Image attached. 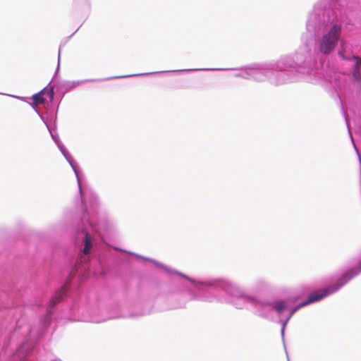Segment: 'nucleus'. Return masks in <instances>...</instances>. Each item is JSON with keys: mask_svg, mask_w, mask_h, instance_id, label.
<instances>
[{"mask_svg": "<svg viewBox=\"0 0 361 361\" xmlns=\"http://www.w3.org/2000/svg\"><path fill=\"white\" fill-rule=\"evenodd\" d=\"M15 97L18 98V99H20L22 101H25V98H24V97H17V96H15Z\"/></svg>", "mask_w": 361, "mask_h": 361, "instance_id": "a211bd4d", "label": "nucleus"}, {"mask_svg": "<svg viewBox=\"0 0 361 361\" xmlns=\"http://www.w3.org/2000/svg\"><path fill=\"white\" fill-rule=\"evenodd\" d=\"M185 306V303H178L171 306V308H180Z\"/></svg>", "mask_w": 361, "mask_h": 361, "instance_id": "dca6fc26", "label": "nucleus"}, {"mask_svg": "<svg viewBox=\"0 0 361 361\" xmlns=\"http://www.w3.org/2000/svg\"><path fill=\"white\" fill-rule=\"evenodd\" d=\"M361 273V260L359 262L357 265L347 272L343 274L336 282L335 284H332L324 288L321 291H316L311 293L307 299L303 302L305 305H308L311 303L318 302L332 293H336L343 286H344L349 281L353 278L355 277Z\"/></svg>", "mask_w": 361, "mask_h": 361, "instance_id": "39448f33", "label": "nucleus"}, {"mask_svg": "<svg viewBox=\"0 0 361 361\" xmlns=\"http://www.w3.org/2000/svg\"><path fill=\"white\" fill-rule=\"evenodd\" d=\"M46 126L53 140L75 173L82 199L83 226L77 235V241L80 243V252L68 278H87L91 272L97 274L93 267V262L90 261V256L99 247L100 241L102 240V232L107 230V226L105 220L98 216L99 201L97 195L91 191L82 192L77 163L61 142L58 134L50 128L49 124Z\"/></svg>", "mask_w": 361, "mask_h": 361, "instance_id": "f03ea898", "label": "nucleus"}, {"mask_svg": "<svg viewBox=\"0 0 361 361\" xmlns=\"http://www.w3.org/2000/svg\"><path fill=\"white\" fill-rule=\"evenodd\" d=\"M341 24H334L329 30H326V24H307V32L305 37L307 38L306 44L300 47L294 54L299 51L302 49H307L312 54L313 59L316 61L319 77L314 81L310 82L314 83L321 78V71L319 69L317 59L312 50L309 48L308 43L312 41L317 40V47L319 51L324 54H329L332 52L340 39Z\"/></svg>", "mask_w": 361, "mask_h": 361, "instance_id": "20e7f679", "label": "nucleus"}, {"mask_svg": "<svg viewBox=\"0 0 361 361\" xmlns=\"http://www.w3.org/2000/svg\"><path fill=\"white\" fill-rule=\"evenodd\" d=\"M42 329H41L40 331H37L35 329L32 328L30 330L29 337L30 340H38L39 337L42 336Z\"/></svg>", "mask_w": 361, "mask_h": 361, "instance_id": "9d476101", "label": "nucleus"}, {"mask_svg": "<svg viewBox=\"0 0 361 361\" xmlns=\"http://www.w3.org/2000/svg\"><path fill=\"white\" fill-rule=\"evenodd\" d=\"M134 255L137 257L151 262L169 276L177 275L187 280L188 294L191 300L205 302L230 303L238 310L254 308L257 315L268 320L274 319V312L278 317H281L283 311L288 307L285 300H261L255 295L247 294L241 286L232 281L225 279H192L154 259Z\"/></svg>", "mask_w": 361, "mask_h": 361, "instance_id": "f257e3e1", "label": "nucleus"}, {"mask_svg": "<svg viewBox=\"0 0 361 361\" xmlns=\"http://www.w3.org/2000/svg\"><path fill=\"white\" fill-rule=\"evenodd\" d=\"M33 348L34 343L32 341L24 343L17 349L16 356L20 360V361H26V355L32 350Z\"/></svg>", "mask_w": 361, "mask_h": 361, "instance_id": "1a4fd4ad", "label": "nucleus"}, {"mask_svg": "<svg viewBox=\"0 0 361 361\" xmlns=\"http://www.w3.org/2000/svg\"><path fill=\"white\" fill-rule=\"evenodd\" d=\"M285 310L282 312V316L279 317V323H283V327L287 326V324L288 323L289 320L293 316L290 315V313L288 312L287 314L285 315Z\"/></svg>", "mask_w": 361, "mask_h": 361, "instance_id": "9b49d317", "label": "nucleus"}, {"mask_svg": "<svg viewBox=\"0 0 361 361\" xmlns=\"http://www.w3.org/2000/svg\"><path fill=\"white\" fill-rule=\"evenodd\" d=\"M345 118H346V117H345ZM345 121H347V119H345ZM346 124H347V126H348V132H349V135H350V137L351 141H352V142H353V144L354 148H355V149L356 150L357 154H358V157H359L360 162L361 163V158H360V154H359L358 150H357V147H356V146H355V143H354V140H353V136H352V134H351L350 130V128H349L348 121H346Z\"/></svg>", "mask_w": 361, "mask_h": 361, "instance_id": "ddd939ff", "label": "nucleus"}, {"mask_svg": "<svg viewBox=\"0 0 361 361\" xmlns=\"http://www.w3.org/2000/svg\"><path fill=\"white\" fill-rule=\"evenodd\" d=\"M60 56H61V47H59V56H58V67H57V71L59 70V64H60Z\"/></svg>", "mask_w": 361, "mask_h": 361, "instance_id": "f3484780", "label": "nucleus"}, {"mask_svg": "<svg viewBox=\"0 0 361 361\" xmlns=\"http://www.w3.org/2000/svg\"><path fill=\"white\" fill-rule=\"evenodd\" d=\"M235 76L258 82L267 80L273 85L280 86L314 81L319 77V71L311 53L307 49H302L274 61L242 68Z\"/></svg>", "mask_w": 361, "mask_h": 361, "instance_id": "7ed1b4c3", "label": "nucleus"}, {"mask_svg": "<svg viewBox=\"0 0 361 361\" xmlns=\"http://www.w3.org/2000/svg\"><path fill=\"white\" fill-rule=\"evenodd\" d=\"M341 48L338 51L339 56L344 61H354L353 77L357 82H361V59L350 54H346L343 42H341Z\"/></svg>", "mask_w": 361, "mask_h": 361, "instance_id": "0eeeda50", "label": "nucleus"}, {"mask_svg": "<svg viewBox=\"0 0 361 361\" xmlns=\"http://www.w3.org/2000/svg\"><path fill=\"white\" fill-rule=\"evenodd\" d=\"M79 28H80V27H78L75 30V31L73 32V34L71 35V37L73 35H74V34H75V32L79 30Z\"/></svg>", "mask_w": 361, "mask_h": 361, "instance_id": "6ab92c4d", "label": "nucleus"}, {"mask_svg": "<svg viewBox=\"0 0 361 361\" xmlns=\"http://www.w3.org/2000/svg\"><path fill=\"white\" fill-rule=\"evenodd\" d=\"M305 306V304L303 303V302H302L293 307H289L288 306V307L285 310V311L288 310V312L290 313V315L293 316L298 310H300V308H302Z\"/></svg>", "mask_w": 361, "mask_h": 361, "instance_id": "f8f14e48", "label": "nucleus"}, {"mask_svg": "<svg viewBox=\"0 0 361 361\" xmlns=\"http://www.w3.org/2000/svg\"><path fill=\"white\" fill-rule=\"evenodd\" d=\"M32 107L35 111V112L39 115L40 118L42 120V121L45 123V125L48 124L47 122L45 120L44 116L41 114L39 111V110L35 107L36 105H34L33 104H31Z\"/></svg>", "mask_w": 361, "mask_h": 361, "instance_id": "4468645a", "label": "nucleus"}, {"mask_svg": "<svg viewBox=\"0 0 361 361\" xmlns=\"http://www.w3.org/2000/svg\"><path fill=\"white\" fill-rule=\"evenodd\" d=\"M47 95L49 99V102H52L54 98V85H48L37 94L32 96V104L37 105L45 102L44 96Z\"/></svg>", "mask_w": 361, "mask_h": 361, "instance_id": "6e6552de", "label": "nucleus"}, {"mask_svg": "<svg viewBox=\"0 0 361 361\" xmlns=\"http://www.w3.org/2000/svg\"><path fill=\"white\" fill-rule=\"evenodd\" d=\"M212 71V68H189V69H183L179 71H171V72H193V71ZM167 71H162L161 73H166ZM159 72H154V73H140V74H132V75H118V76H113L109 77L104 79H85V80H73V81H63L59 85V88L61 90H63V94H65L71 90L75 88L80 85H82L87 82H95V81H103V80H109L112 79H117V78H128V77H133V76H140V75H145L149 74H154V73H159Z\"/></svg>", "mask_w": 361, "mask_h": 361, "instance_id": "423d86ee", "label": "nucleus"}, {"mask_svg": "<svg viewBox=\"0 0 361 361\" xmlns=\"http://www.w3.org/2000/svg\"><path fill=\"white\" fill-rule=\"evenodd\" d=\"M281 324V334L282 336V338H284V333H285V329L286 326L283 327V323H280Z\"/></svg>", "mask_w": 361, "mask_h": 361, "instance_id": "2eb2a0df", "label": "nucleus"}, {"mask_svg": "<svg viewBox=\"0 0 361 361\" xmlns=\"http://www.w3.org/2000/svg\"><path fill=\"white\" fill-rule=\"evenodd\" d=\"M53 361H61L60 360H53Z\"/></svg>", "mask_w": 361, "mask_h": 361, "instance_id": "aec40b11", "label": "nucleus"}]
</instances>
